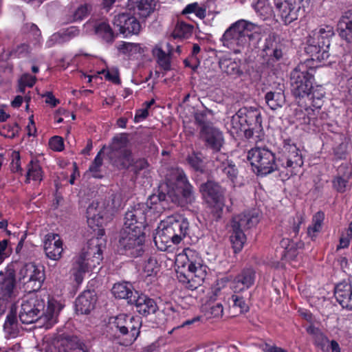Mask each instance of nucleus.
Masks as SVG:
<instances>
[{
  "label": "nucleus",
  "instance_id": "57",
  "mask_svg": "<svg viewBox=\"0 0 352 352\" xmlns=\"http://www.w3.org/2000/svg\"><path fill=\"white\" fill-rule=\"evenodd\" d=\"M98 204L92 203L87 209V214L88 219H92L94 221H98L102 219V217L99 212H98Z\"/></svg>",
  "mask_w": 352,
  "mask_h": 352
},
{
  "label": "nucleus",
  "instance_id": "37",
  "mask_svg": "<svg viewBox=\"0 0 352 352\" xmlns=\"http://www.w3.org/2000/svg\"><path fill=\"white\" fill-rule=\"evenodd\" d=\"M193 30V25L184 21H178L171 34L173 38H182L189 37Z\"/></svg>",
  "mask_w": 352,
  "mask_h": 352
},
{
  "label": "nucleus",
  "instance_id": "28",
  "mask_svg": "<svg viewBox=\"0 0 352 352\" xmlns=\"http://www.w3.org/2000/svg\"><path fill=\"white\" fill-rule=\"evenodd\" d=\"M337 26L340 37L352 46V10H349L340 19Z\"/></svg>",
  "mask_w": 352,
  "mask_h": 352
},
{
  "label": "nucleus",
  "instance_id": "7",
  "mask_svg": "<svg viewBox=\"0 0 352 352\" xmlns=\"http://www.w3.org/2000/svg\"><path fill=\"white\" fill-rule=\"evenodd\" d=\"M199 192L206 203L212 208L214 219L216 221L220 219L225 206L224 189L215 181L208 179L200 184Z\"/></svg>",
  "mask_w": 352,
  "mask_h": 352
},
{
  "label": "nucleus",
  "instance_id": "21",
  "mask_svg": "<svg viewBox=\"0 0 352 352\" xmlns=\"http://www.w3.org/2000/svg\"><path fill=\"white\" fill-rule=\"evenodd\" d=\"M166 190L167 184H161L157 191L148 197L146 203H144L148 205V210L153 208L160 212V210H164L169 207L166 195Z\"/></svg>",
  "mask_w": 352,
  "mask_h": 352
},
{
  "label": "nucleus",
  "instance_id": "26",
  "mask_svg": "<svg viewBox=\"0 0 352 352\" xmlns=\"http://www.w3.org/2000/svg\"><path fill=\"white\" fill-rule=\"evenodd\" d=\"M1 289L5 298H12L16 287V271L10 263L5 271V277L1 282Z\"/></svg>",
  "mask_w": 352,
  "mask_h": 352
},
{
  "label": "nucleus",
  "instance_id": "16",
  "mask_svg": "<svg viewBox=\"0 0 352 352\" xmlns=\"http://www.w3.org/2000/svg\"><path fill=\"white\" fill-rule=\"evenodd\" d=\"M114 25L119 27L121 34H138L141 25L137 18L129 13H120L115 16Z\"/></svg>",
  "mask_w": 352,
  "mask_h": 352
},
{
  "label": "nucleus",
  "instance_id": "17",
  "mask_svg": "<svg viewBox=\"0 0 352 352\" xmlns=\"http://www.w3.org/2000/svg\"><path fill=\"white\" fill-rule=\"evenodd\" d=\"M44 250L46 256L52 260L58 261L61 258L63 251V241L58 234L49 233L45 236Z\"/></svg>",
  "mask_w": 352,
  "mask_h": 352
},
{
  "label": "nucleus",
  "instance_id": "43",
  "mask_svg": "<svg viewBox=\"0 0 352 352\" xmlns=\"http://www.w3.org/2000/svg\"><path fill=\"white\" fill-rule=\"evenodd\" d=\"M41 168L37 162L31 160L28 165V172L26 175V182H29L30 178L35 181L42 180Z\"/></svg>",
  "mask_w": 352,
  "mask_h": 352
},
{
  "label": "nucleus",
  "instance_id": "44",
  "mask_svg": "<svg viewBox=\"0 0 352 352\" xmlns=\"http://www.w3.org/2000/svg\"><path fill=\"white\" fill-rule=\"evenodd\" d=\"M242 113L239 109L237 112L232 117L230 133L234 138H240L242 132V123L241 119Z\"/></svg>",
  "mask_w": 352,
  "mask_h": 352
},
{
  "label": "nucleus",
  "instance_id": "20",
  "mask_svg": "<svg viewBox=\"0 0 352 352\" xmlns=\"http://www.w3.org/2000/svg\"><path fill=\"white\" fill-rule=\"evenodd\" d=\"M132 300L131 305H134L136 311L144 316L155 314L158 309L156 302L144 294L138 292Z\"/></svg>",
  "mask_w": 352,
  "mask_h": 352
},
{
  "label": "nucleus",
  "instance_id": "18",
  "mask_svg": "<svg viewBox=\"0 0 352 352\" xmlns=\"http://www.w3.org/2000/svg\"><path fill=\"white\" fill-rule=\"evenodd\" d=\"M154 242L157 248L165 251L171 244H179L177 237L174 235L171 228L166 220L164 221L163 228L158 231L154 236Z\"/></svg>",
  "mask_w": 352,
  "mask_h": 352
},
{
  "label": "nucleus",
  "instance_id": "51",
  "mask_svg": "<svg viewBox=\"0 0 352 352\" xmlns=\"http://www.w3.org/2000/svg\"><path fill=\"white\" fill-rule=\"evenodd\" d=\"M324 214L322 212H318L313 218V222L314 225L312 227H309L307 229V234L308 235L311 236V232H319L322 223L324 220Z\"/></svg>",
  "mask_w": 352,
  "mask_h": 352
},
{
  "label": "nucleus",
  "instance_id": "15",
  "mask_svg": "<svg viewBox=\"0 0 352 352\" xmlns=\"http://www.w3.org/2000/svg\"><path fill=\"white\" fill-rule=\"evenodd\" d=\"M199 139L204 143L206 148L211 149L216 154L221 151L224 144L223 133L214 126L199 131Z\"/></svg>",
  "mask_w": 352,
  "mask_h": 352
},
{
  "label": "nucleus",
  "instance_id": "4",
  "mask_svg": "<svg viewBox=\"0 0 352 352\" xmlns=\"http://www.w3.org/2000/svg\"><path fill=\"white\" fill-rule=\"evenodd\" d=\"M12 266L18 271L19 280L23 284L25 291L32 293L41 289L45 279L43 267L18 261H12Z\"/></svg>",
  "mask_w": 352,
  "mask_h": 352
},
{
  "label": "nucleus",
  "instance_id": "61",
  "mask_svg": "<svg viewBox=\"0 0 352 352\" xmlns=\"http://www.w3.org/2000/svg\"><path fill=\"white\" fill-rule=\"evenodd\" d=\"M8 239H3L0 241V261H3L10 254L11 251L8 247Z\"/></svg>",
  "mask_w": 352,
  "mask_h": 352
},
{
  "label": "nucleus",
  "instance_id": "62",
  "mask_svg": "<svg viewBox=\"0 0 352 352\" xmlns=\"http://www.w3.org/2000/svg\"><path fill=\"white\" fill-rule=\"evenodd\" d=\"M132 166L135 173L138 174L141 170H144L148 167V163L146 159L140 158L135 162L133 161Z\"/></svg>",
  "mask_w": 352,
  "mask_h": 352
},
{
  "label": "nucleus",
  "instance_id": "49",
  "mask_svg": "<svg viewBox=\"0 0 352 352\" xmlns=\"http://www.w3.org/2000/svg\"><path fill=\"white\" fill-rule=\"evenodd\" d=\"M259 221L258 211L253 210L243 214V222H245V226L247 228L254 227Z\"/></svg>",
  "mask_w": 352,
  "mask_h": 352
},
{
  "label": "nucleus",
  "instance_id": "19",
  "mask_svg": "<svg viewBox=\"0 0 352 352\" xmlns=\"http://www.w3.org/2000/svg\"><path fill=\"white\" fill-rule=\"evenodd\" d=\"M97 296L94 290H85L75 301L76 311L80 314H89L94 308Z\"/></svg>",
  "mask_w": 352,
  "mask_h": 352
},
{
  "label": "nucleus",
  "instance_id": "23",
  "mask_svg": "<svg viewBox=\"0 0 352 352\" xmlns=\"http://www.w3.org/2000/svg\"><path fill=\"white\" fill-rule=\"evenodd\" d=\"M129 10L133 14L140 18L145 19L153 12L155 7V0H129Z\"/></svg>",
  "mask_w": 352,
  "mask_h": 352
},
{
  "label": "nucleus",
  "instance_id": "46",
  "mask_svg": "<svg viewBox=\"0 0 352 352\" xmlns=\"http://www.w3.org/2000/svg\"><path fill=\"white\" fill-rule=\"evenodd\" d=\"M245 123L248 126H253L255 128L261 127V118L257 109H251L245 113Z\"/></svg>",
  "mask_w": 352,
  "mask_h": 352
},
{
  "label": "nucleus",
  "instance_id": "48",
  "mask_svg": "<svg viewBox=\"0 0 352 352\" xmlns=\"http://www.w3.org/2000/svg\"><path fill=\"white\" fill-rule=\"evenodd\" d=\"M341 142L334 148V156L336 160H345L347 155L349 141L345 138H341Z\"/></svg>",
  "mask_w": 352,
  "mask_h": 352
},
{
  "label": "nucleus",
  "instance_id": "13",
  "mask_svg": "<svg viewBox=\"0 0 352 352\" xmlns=\"http://www.w3.org/2000/svg\"><path fill=\"white\" fill-rule=\"evenodd\" d=\"M223 45L234 53L241 52L242 43V19L232 23L224 32L221 38Z\"/></svg>",
  "mask_w": 352,
  "mask_h": 352
},
{
  "label": "nucleus",
  "instance_id": "45",
  "mask_svg": "<svg viewBox=\"0 0 352 352\" xmlns=\"http://www.w3.org/2000/svg\"><path fill=\"white\" fill-rule=\"evenodd\" d=\"M107 148L106 146H103V147L100 150L94 160L93 162L90 165L89 168V170L92 173V176L96 178H102V175L99 173L100 168L102 165V158L101 157V155L104 153V150Z\"/></svg>",
  "mask_w": 352,
  "mask_h": 352
},
{
  "label": "nucleus",
  "instance_id": "60",
  "mask_svg": "<svg viewBox=\"0 0 352 352\" xmlns=\"http://www.w3.org/2000/svg\"><path fill=\"white\" fill-rule=\"evenodd\" d=\"M12 162L11 163V170L13 173H19L22 174V168L21 167V162H20V155L18 152L12 153Z\"/></svg>",
  "mask_w": 352,
  "mask_h": 352
},
{
  "label": "nucleus",
  "instance_id": "34",
  "mask_svg": "<svg viewBox=\"0 0 352 352\" xmlns=\"http://www.w3.org/2000/svg\"><path fill=\"white\" fill-rule=\"evenodd\" d=\"M265 98L267 105L273 110L282 107L285 102L283 91L280 89L279 91L267 92Z\"/></svg>",
  "mask_w": 352,
  "mask_h": 352
},
{
  "label": "nucleus",
  "instance_id": "58",
  "mask_svg": "<svg viewBox=\"0 0 352 352\" xmlns=\"http://www.w3.org/2000/svg\"><path fill=\"white\" fill-rule=\"evenodd\" d=\"M144 272L147 273L148 276H151L153 274H156L157 270V262L154 258H149L144 265Z\"/></svg>",
  "mask_w": 352,
  "mask_h": 352
},
{
  "label": "nucleus",
  "instance_id": "31",
  "mask_svg": "<svg viewBox=\"0 0 352 352\" xmlns=\"http://www.w3.org/2000/svg\"><path fill=\"white\" fill-rule=\"evenodd\" d=\"M307 332L312 336L315 344L319 347L322 351H329V339L321 331V330L316 327L314 325H310L307 328Z\"/></svg>",
  "mask_w": 352,
  "mask_h": 352
},
{
  "label": "nucleus",
  "instance_id": "33",
  "mask_svg": "<svg viewBox=\"0 0 352 352\" xmlns=\"http://www.w3.org/2000/svg\"><path fill=\"white\" fill-rule=\"evenodd\" d=\"M80 34V30L75 26H71L62 32H57L52 36V40L58 43H63L69 41L72 38L78 36Z\"/></svg>",
  "mask_w": 352,
  "mask_h": 352
},
{
  "label": "nucleus",
  "instance_id": "14",
  "mask_svg": "<svg viewBox=\"0 0 352 352\" xmlns=\"http://www.w3.org/2000/svg\"><path fill=\"white\" fill-rule=\"evenodd\" d=\"M329 47L330 41H316L315 38L310 36L307 41L305 51L311 60L322 63L328 60L330 56Z\"/></svg>",
  "mask_w": 352,
  "mask_h": 352
},
{
  "label": "nucleus",
  "instance_id": "30",
  "mask_svg": "<svg viewBox=\"0 0 352 352\" xmlns=\"http://www.w3.org/2000/svg\"><path fill=\"white\" fill-rule=\"evenodd\" d=\"M232 289L234 294L232 295L231 298L229 299V303L231 309H234L238 308L239 310V313H242V295L241 294L242 291V279L240 276H237L235 278V281L233 283Z\"/></svg>",
  "mask_w": 352,
  "mask_h": 352
},
{
  "label": "nucleus",
  "instance_id": "9",
  "mask_svg": "<svg viewBox=\"0 0 352 352\" xmlns=\"http://www.w3.org/2000/svg\"><path fill=\"white\" fill-rule=\"evenodd\" d=\"M314 69L304 64L298 65L291 74V85L292 93L295 97H304L310 94L313 89L314 74L311 72Z\"/></svg>",
  "mask_w": 352,
  "mask_h": 352
},
{
  "label": "nucleus",
  "instance_id": "53",
  "mask_svg": "<svg viewBox=\"0 0 352 352\" xmlns=\"http://www.w3.org/2000/svg\"><path fill=\"white\" fill-rule=\"evenodd\" d=\"M255 279V271L250 267L243 271V287L251 289L254 287Z\"/></svg>",
  "mask_w": 352,
  "mask_h": 352
},
{
  "label": "nucleus",
  "instance_id": "32",
  "mask_svg": "<svg viewBox=\"0 0 352 352\" xmlns=\"http://www.w3.org/2000/svg\"><path fill=\"white\" fill-rule=\"evenodd\" d=\"M177 179L183 183V186L179 187L182 198L183 199L184 206L188 204H191L195 200L193 195L192 186L188 182L185 175H179Z\"/></svg>",
  "mask_w": 352,
  "mask_h": 352
},
{
  "label": "nucleus",
  "instance_id": "56",
  "mask_svg": "<svg viewBox=\"0 0 352 352\" xmlns=\"http://www.w3.org/2000/svg\"><path fill=\"white\" fill-rule=\"evenodd\" d=\"M50 147L55 151H62L64 149L63 139L60 136H54L49 141Z\"/></svg>",
  "mask_w": 352,
  "mask_h": 352
},
{
  "label": "nucleus",
  "instance_id": "29",
  "mask_svg": "<svg viewBox=\"0 0 352 352\" xmlns=\"http://www.w3.org/2000/svg\"><path fill=\"white\" fill-rule=\"evenodd\" d=\"M335 296L343 308L352 309V286L340 283L335 288Z\"/></svg>",
  "mask_w": 352,
  "mask_h": 352
},
{
  "label": "nucleus",
  "instance_id": "8",
  "mask_svg": "<svg viewBox=\"0 0 352 352\" xmlns=\"http://www.w3.org/2000/svg\"><path fill=\"white\" fill-rule=\"evenodd\" d=\"M144 232L138 234L134 230L123 228L120 232L118 251L120 254L131 257H138L144 252Z\"/></svg>",
  "mask_w": 352,
  "mask_h": 352
},
{
  "label": "nucleus",
  "instance_id": "41",
  "mask_svg": "<svg viewBox=\"0 0 352 352\" xmlns=\"http://www.w3.org/2000/svg\"><path fill=\"white\" fill-rule=\"evenodd\" d=\"M118 50L122 54L128 56H133L136 54H142L144 52V48L140 44L126 42H122L118 47Z\"/></svg>",
  "mask_w": 352,
  "mask_h": 352
},
{
  "label": "nucleus",
  "instance_id": "39",
  "mask_svg": "<svg viewBox=\"0 0 352 352\" xmlns=\"http://www.w3.org/2000/svg\"><path fill=\"white\" fill-rule=\"evenodd\" d=\"M186 160L189 165L196 171L204 173L205 165L202 158V154L200 152H193L188 155Z\"/></svg>",
  "mask_w": 352,
  "mask_h": 352
},
{
  "label": "nucleus",
  "instance_id": "40",
  "mask_svg": "<svg viewBox=\"0 0 352 352\" xmlns=\"http://www.w3.org/2000/svg\"><path fill=\"white\" fill-rule=\"evenodd\" d=\"M194 119L199 131H204L213 126V124L207 119L206 111H197L194 113Z\"/></svg>",
  "mask_w": 352,
  "mask_h": 352
},
{
  "label": "nucleus",
  "instance_id": "24",
  "mask_svg": "<svg viewBox=\"0 0 352 352\" xmlns=\"http://www.w3.org/2000/svg\"><path fill=\"white\" fill-rule=\"evenodd\" d=\"M241 221V216L236 215L232 217L230 223L232 234L230 236V241L234 254L239 253L242 250Z\"/></svg>",
  "mask_w": 352,
  "mask_h": 352
},
{
  "label": "nucleus",
  "instance_id": "55",
  "mask_svg": "<svg viewBox=\"0 0 352 352\" xmlns=\"http://www.w3.org/2000/svg\"><path fill=\"white\" fill-rule=\"evenodd\" d=\"M334 34L333 28L326 26L325 28H320L318 32L316 41H329V38Z\"/></svg>",
  "mask_w": 352,
  "mask_h": 352
},
{
  "label": "nucleus",
  "instance_id": "42",
  "mask_svg": "<svg viewBox=\"0 0 352 352\" xmlns=\"http://www.w3.org/2000/svg\"><path fill=\"white\" fill-rule=\"evenodd\" d=\"M292 150L293 155L288 157L286 161V165L285 166L283 164L282 166L285 168H289L291 169H294L297 167H300L303 164V160L301 155H299L298 153V149L296 146H293L291 148ZM291 174L293 173L292 170H291Z\"/></svg>",
  "mask_w": 352,
  "mask_h": 352
},
{
  "label": "nucleus",
  "instance_id": "63",
  "mask_svg": "<svg viewBox=\"0 0 352 352\" xmlns=\"http://www.w3.org/2000/svg\"><path fill=\"white\" fill-rule=\"evenodd\" d=\"M20 80L23 82L27 87H32L35 85L37 78L34 76H32L28 73H25L21 75Z\"/></svg>",
  "mask_w": 352,
  "mask_h": 352
},
{
  "label": "nucleus",
  "instance_id": "54",
  "mask_svg": "<svg viewBox=\"0 0 352 352\" xmlns=\"http://www.w3.org/2000/svg\"><path fill=\"white\" fill-rule=\"evenodd\" d=\"M259 39V32H252L250 34H248V32H245V28H243V41L245 43L248 42L249 45H252V47H255Z\"/></svg>",
  "mask_w": 352,
  "mask_h": 352
},
{
  "label": "nucleus",
  "instance_id": "50",
  "mask_svg": "<svg viewBox=\"0 0 352 352\" xmlns=\"http://www.w3.org/2000/svg\"><path fill=\"white\" fill-rule=\"evenodd\" d=\"M20 127L19 124L15 122L12 126L8 124L4 125L0 129V135L8 138H14L19 133Z\"/></svg>",
  "mask_w": 352,
  "mask_h": 352
},
{
  "label": "nucleus",
  "instance_id": "36",
  "mask_svg": "<svg viewBox=\"0 0 352 352\" xmlns=\"http://www.w3.org/2000/svg\"><path fill=\"white\" fill-rule=\"evenodd\" d=\"M95 32L97 34L102 36L107 43H112L115 39V34L110 27L109 24L102 21L95 26Z\"/></svg>",
  "mask_w": 352,
  "mask_h": 352
},
{
  "label": "nucleus",
  "instance_id": "64",
  "mask_svg": "<svg viewBox=\"0 0 352 352\" xmlns=\"http://www.w3.org/2000/svg\"><path fill=\"white\" fill-rule=\"evenodd\" d=\"M89 12L87 5L80 6L74 14V19L75 21L82 20L87 16Z\"/></svg>",
  "mask_w": 352,
  "mask_h": 352
},
{
  "label": "nucleus",
  "instance_id": "6",
  "mask_svg": "<svg viewBox=\"0 0 352 352\" xmlns=\"http://www.w3.org/2000/svg\"><path fill=\"white\" fill-rule=\"evenodd\" d=\"M247 160L256 175H266L280 170L274 153L265 148H254L248 153Z\"/></svg>",
  "mask_w": 352,
  "mask_h": 352
},
{
  "label": "nucleus",
  "instance_id": "25",
  "mask_svg": "<svg viewBox=\"0 0 352 352\" xmlns=\"http://www.w3.org/2000/svg\"><path fill=\"white\" fill-rule=\"evenodd\" d=\"M112 294L116 298L125 299L131 305L132 298H135L138 291L135 290L129 282L116 283L112 287Z\"/></svg>",
  "mask_w": 352,
  "mask_h": 352
},
{
  "label": "nucleus",
  "instance_id": "35",
  "mask_svg": "<svg viewBox=\"0 0 352 352\" xmlns=\"http://www.w3.org/2000/svg\"><path fill=\"white\" fill-rule=\"evenodd\" d=\"M153 54L157 58V62L164 71L171 69L170 55L166 54L160 47L155 46L153 49Z\"/></svg>",
  "mask_w": 352,
  "mask_h": 352
},
{
  "label": "nucleus",
  "instance_id": "1",
  "mask_svg": "<svg viewBox=\"0 0 352 352\" xmlns=\"http://www.w3.org/2000/svg\"><path fill=\"white\" fill-rule=\"evenodd\" d=\"M45 300L36 295L23 298L21 305L19 318L23 324L34 323L43 319L47 325H52L56 322L58 315L56 307L51 302H47V307L45 309Z\"/></svg>",
  "mask_w": 352,
  "mask_h": 352
},
{
  "label": "nucleus",
  "instance_id": "27",
  "mask_svg": "<svg viewBox=\"0 0 352 352\" xmlns=\"http://www.w3.org/2000/svg\"><path fill=\"white\" fill-rule=\"evenodd\" d=\"M166 222L171 228L174 235L177 237L178 243L186 236L188 230V221L181 216H170L166 219Z\"/></svg>",
  "mask_w": 352,
  "mask_h": 352
},
{
  "label": "nucleus",
  "instance_id": "10",
  "mask_svg": "<svg viewBox=\"0 0 352 352\" xmlns=\"http://www.w3.org/2000/svg\"><path fill=\"white\" fill-rule=\"evenodd\" d=\"M309 5V0H279L275 12L287 25L303 16Z\"/></svg>",
  "mask_w": 352,
  "mask_h": 352
},
{
  "label": "nucleus",
  "instance_id": "11",
  "mask_svg": "<svg viewBox=\"0 0 352 352\" xmlns=\"http://www.w3.org/2000/svg\"><path fill=\"white\" fill-rule=\"evenodd\" d=\"M187 274L177 272L179 282L186 283V287L194 290L201 285L206 276L207 267L199 262L189 261L186 264Z\"/></svg>",
  "mask_w": 352,
  "mask_h": 352
},
{
  "label": "nucleus",
  "instance_id": "3",
  "mask_svg": "<svg viewBox=\"0 0 352 352\" xmlns=\"http://www.w3.org/2000/svg\"><path fill=\"white\" fill-rule=\"evenodd\" d=\"M129 134L120 133L114 136L107 153L110 164L119 170H126L133 164L132 151L128 147Z\"/></svg>",
  "mask_w": 352,
  "mask_h": 352
},
{
  "label": "nucleus",
  "instance_id": "22",
  "mask_svg": "<svg viewBox=\"0 0 352 352\" xmlns=\"http://www.w3.org/2000/svg\"><path fill=\"white\" fill-rule=\"evenodd\" d=\"M3 327L6 339L15 338L19 335L21 327L18 322L16 307H11L6 316Z\"/></svg>",
  "mask_w": 352,
  "mask_h": 352
},
{
  "label": "nucleus",
  "instance_id": "52",
  "mask_svg": "<svg viewBox=\"0 0 352 352\" xmlns=\"http://www.w3.org/2000/svg\"><path fill=\"white\" fill-rule=\"evenodd\" d=\"M349 173L344 175L343 177L336 176L333 181V186L339 192H344L346 190L349 182Z\"/></svg>",
  "mask_w": 352,
  "mask_h": 352
},
{
  "label": "nucleus",
  "instance_id": "5",
  "mask_svg": "<svg viewBox=\"0 0 352 352\" xmlns=\"http://www.w3.org/2000/svg\"><path fill=\"white\" fill-rule=\"evenodd\" d=\"M102 259V250L100 245L96 243L94 246L91 244L86 250L85 248L78 256L74 263L72 272L74 280L78 285L82 282L84 275L91 267H95Z\"/></svg>",
  "mask_w": 352,
  "mask_h": 352
},
{
  "label": "nucleus",
  "instance_id": "2",
  "mask_svg": "<svg viewBox=\"0 0 352 352\" xmlns=\"http://www.w3.org/2000/svg\"><path fill=\"white\" fill-rule=\"evenodd\" d=\"M141 324L139 318L120 314L110 324L113 333H109V336L120 345L129 346L139 336Z\"/></svg>",
  "mask_w": 352,
  "mask_h": 352
},
{
  "label": "nucleus",
  "instance_id": "38",
  "mask_svg": "<svg viewBox=\"0 0 352 352\" xmlns=\"http://www.w3.org/2000/svg\"><path fill=\"white\" fill-rule=\"evenodd\" d=\"M280 244L281 248L284 249L281 259L293 260L296 257L298 254L297 248L294 242L289 239H283Z\"/></svg>",
  "mask_w": 352,
  "mask_h": 352
},
{
  "label": "nucleus",
  "instance_id": "59",
  "mask_svg": "<svg viewBox=\"0 0 352 352\" xmlns=\"http://www.w3.org/2000/svg\"><path fill=\"white\" fill-rule=\"evenodd\" d=\"M310 94L312 95L311 99L313 100V102H314V106L316 107H320V104L319 101L324 96V91L321 89H311L310 91Z\"/></svg>",
  "mask_w": 352,
  "mask_h": 352
},
{
  "label": "nucleus",
  "instance_id": "12",
  "mask_svg": "<svg viewBox=\"0 0 352 352\" xmlns=\"http://www.w3.org/2000/svg\"><path fill=\"white\" fill-rule=\"evenodd\" d=\"M148 205L139 203L125 213L124 228L134 230L138 234L144 232L146 226Z\"/></svg>",
  "mask_w": 352,
  "mask_h": 352
},
{
  "label": "nucleus",
  "instance_id": "47",
  "mask_svg": "<svg viewBox=\"0 0 352 352\" xmlns=\"http://www.w3.org/2000/svg\"><path fill=\"white\" fill-rule=\"evenodd\" d=\"M180 188L177 187L176 189H170L168 185L167 184V190L166 192V195L168 199V204L169 202H172L177 206L184 207V201L182 198Z\"/></svg>",
  "mask_w": 352,
  "mask_h": 352
}]
</instances>
